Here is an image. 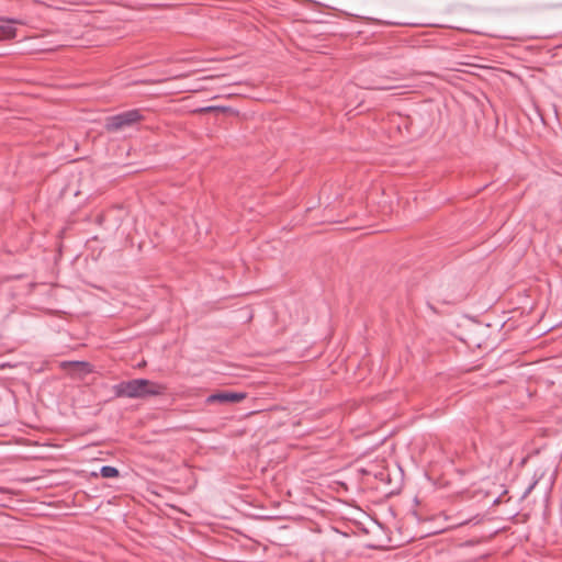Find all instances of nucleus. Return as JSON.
I'll return each instance as SVG.
<instances>
[{"instance_id":"nucleus-2","label":"nucleus","mask_w":562,"mask_h":562,"mask_svg":"<svg viewBox=\"0 0 562 562\" xmlns=\"http://www.w3.org/2000/svg\"><path fill=\"white\" fill-rule=\"evenodd\" d=\"M144 116L140 110H128L116 115L109 116L105 120V130L108 132H120L126 127L134 126L143 121Z\"/></svg>"},{"instance_id":"nucleus-5","label":"nucleus","mask_w":562,"mask_h":562,"mask_svg":"<svg viewBox=\"0 0 562 562\" xmlns=\"http://www.w3.org/2000/svg\"><path fill=\"white\" fill-rule=\"evenodd\" d=\"M4 23L0 24V38H13L16 31L12 24L18 23L15 20H2Z\"/></svg>"},{"instance_id":"nucleus-3","label":"nucleus","mask_w":562,"mask_h":562,"mask_svg":"<svg viewBox=\"0 0 562 562\" xmlns=\"http://www.w3.org/2000/svg\"><path fill=\"white\" fill-rule=\"evenodd\" d=\"M246 397V394L243 392H231V391H222L218 393L211 394L206 398L207 404L220 403H239Z\"/></svg>"},{"instance_id":"nucleus-4","label":"nucleus","mask_w":562,"mask_h":562,"mask_svg":"<svg viewBox=\"0 0 562 562\" xmlns=\"http://www.w3.org/2000/svg\"><path fill=\"white\" fill-rule=\"evenodd\" d=\"M61 368L76 378H83L92 372V366L86 361L63 362Z\"/></svg>"},{"instance_id":"nucleus-6","label":"nucleus","mask_w":562,"mask_h":562,"mask_svg":"<svg viewBox=\"0 0 562 562\" xmlns=\"http://www.w3.org/2000/svg\"><path fill=\"white\" fill-rule=\"evenodd\" d=\"M100 474L102 477L110 479V477H117L119 476V470L111 465H103L100 469Z\"/></svg>"},{"instance_id":"nucleus-1","label":"nucleus","mask_w":562,"mask_h":562,"mask_svg":"<svg viewBox=\"0 0 562 562\" xmlns=\"http://www.w3.org/2000/svg\"><path fill=\"white\" fill-rule=\"evenodd\" d=\"M166 391V386L146 379H134L121 382L114 386L116 396L138 398L154 395H161Z\"/></svg>"}]
</instances>
